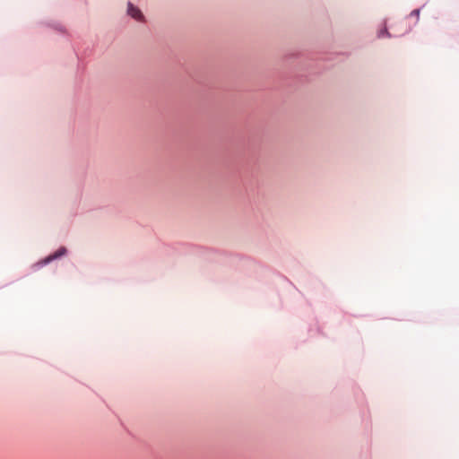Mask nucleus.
Here are the masks:
<instances>
[{"label": "nucleus", "instance_id": "nucleus-1", "mask_svg": "<svg viewBox=\"0 0 459 459\" xmlns=\"http://www.w3.org/2000/svg\"><path fill=\"white\" fill-rule=\"evenodd\" d=\"M127 13L131 17L137 21L143 20L142 12L137 7L134 6L131 3L128 4Z\"/></svg>", "mask_w": 459, "mask_h": 459}, {"label": "nucleus", "instance_id": "nucleus-2", "mask_svg": "<svg viewBox=\"0 0 459 459\" xmlns=\"http://www.w3.org/2000/svg\"><path fill=\"white\" fill-rule=\"evenodd\" d=\"M65 252H66V249L65 247L58 249L53 255L49 256L47 259V262H49L55 258H57V257L63 255Z\"/></svg>", "mask_w": 459, "mask_h": 459}, {"label": "nucleus", "instance_id": "nucleus-3", "mask_svg": "<svg viewBox=\"0 0 459 459\" xmlns=\"http://www.w3.org/2000/svg\"><path fill=\"white\" fill-rule=\"evenodd\" d=\"M411 15H415V16L418 18V17H419V15H420V10H419V9L413 10V11L411 13Z\"/></svg>", "mask_w": 459, "mask_h": 459}]
</instances>
